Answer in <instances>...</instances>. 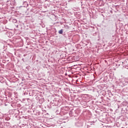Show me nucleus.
I'll use <instances>...</instances> for the list:
<instances>
[{
    "label": "nucleus",
    "instance_id": "nucleus-1",
    "mask_svg": "<svg viewBox=\"0 0 128 128\" xmlns=\"http://www.w3.org/2000/svg\"><path fill=\"white\" fill-rule=\"evenodd\" d=\"M63 32H64V30H62V29L58 31V34H62Z\"/></svg>",
    "mask_w": 128,
    "mask_h": 128
},
{
    "label": "nucleus",
    "instance_id": "nucleus-2",
    "mask_svg": "<svg viewBox=\"0 0 128 128\" xmlns=\"http://www.w3.org/2000/svg\"><path fill=\"white\" fill-rule=\"evenodd\" d=\"M111 14H112V11H110Z\"/></svg>",
    "mask_w": 128,
    "mask_h": 128
},
{
    "label": "nucleus",
    "instance_id": "nucleus-3",
    "mask_svg": "<svg viewBox=\"0 0 128 128\" xmlns=\"http://www.w3.org/2000/svg\"><path fill=\"white\" fill-rule=\"evenodd\" d=\"M15 20V22H16V20Z\"/></svg>",
    "mask_w": 128,
    "mask_h": 128
}]
</instances>
